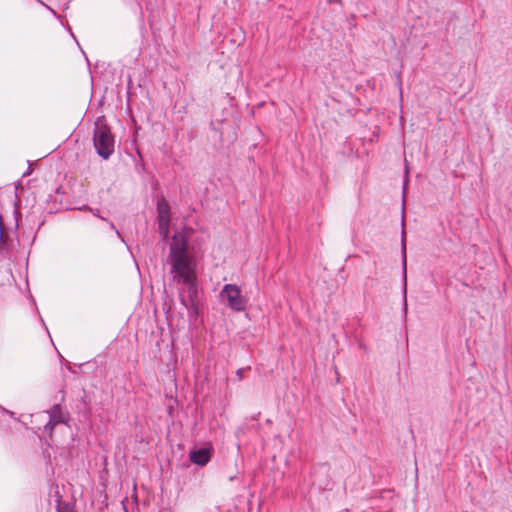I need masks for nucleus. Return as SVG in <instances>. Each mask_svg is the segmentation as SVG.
<instances>
[{
    "label": "nucleus",
    "instance_id": "obj_1",
    "mask_svg": "<svg viewBox=\"0 0 512 512\" xmlns=\"http://www.w3.org/2000/svg\"><path fill=\"white\" fill-rule=\"evenodd\" d=\"M168 262L173 280L186 287L185 291L180 292L181 304L188 310L189 316L195 318L198 315L196 262L188 251L187 238L181 233H175L172 237Z\"/></svg>",
    "mask_w": 512,
    "mask_h": 512
},
{
    "label": "nucleus",
    "instance_id": "obj_2",
    "mask_svg": "<svg viewBox=\"0 0 512 512\" xmlns=\"http://www.w3.org/2000/svg\"><path fill=\"white\" fill-rule=\"evenodd\" d=\"M93 143L97 154L105 160L114 153L115 139L103 118L95 122Z\"/></svg>",
    "mask_w": 512,
    "mask_h": 512
},
{
    "label": "nucleus",
    "instance_id": "obj_3",
    "mask_svg": "<svg viewBox=\"0 0 512 512\" xmlns=\"http://www.w3.org/2000/svg\"><path fill=\"white\" fill-rule=\"evenodd\" d=\"M220 297L227 302V306L233 311L241 312L246 309L247 299L242 295L240 287L235 284L224 285Z\"/></svg>",
    "mask_w": 512,
    "mask_h": 512
},
{
    "label": "nucleus",
    "instance_id": "obj_4",
    "mask_svg": "<svg viewBox=\"0 0 512 512\" xmlns=\"http://www.w3.org/2000/svg\"><path fill=\"white\" fill-rule=\"evenodd\" d=\"M157 221L159 235L167 240L170 233V206L164 198L157 202Z\"/></svg>",
    "mask_w": 512,
    "mask_h": 512
},
{
    "label": "nucleus",
    "instance_id": "obj_5",
    "mask_svg": "<svg viewBox=\"0 0 512 512\" xmlns=\"http://www.w3.org/2000/svg\"><path fill=\"white\" fill-rule=\"evenodd\" d=\"M189 457L192 463L199 466H204L209 462L211 458V450L209 448L192 450Z\"/></svg>",
    "mask_w": 512,
    "mask_h": 512
},
{
    "label": "nucleus",
    "instance_id": "obj_6",
    "mask_svg": "<svg viewBox=\"0 0 512 512\" xmlns=\"http://www.w3.org/2000/svg\"><path fill=\"white\" fill-rule=\"evenodd\" d=\"M49 418L53 422V425L65 422V417L59 404L53 405V407L50 409Z\"/></svg>",
    "mask_w": 512,
    "mask_h": 512
},
{
    "label": "nucleus",
    "instance_id": "obj_7",
    "mask_svg": "<svg viewBox=\"0 0 512 512\" xmlns=\"http://www.w3.org/2000/svg\"><path fill=\"white\" fill-rule=\"evenodd\" d=\"M401 247H402L403 268H404V273L406 274V238H405V230L404 229L402 231Z\"/></svg>",
    "mask_w": 512,
    "mask_h": 512
},
{
    "label": "nucleus",
    "instance_id": "obj_8",
    "mask_svg": "<svg viewBox=\"0 0 512 512\" xmlns=\"http://www.w3.org/2000/svg\"><path fill=\"white\" fill-rule=\"evenodd\" d=\"M82 210H89L94 216L96 217H99L100 219H102L103 221H107L106 218L102 217L100 214H99V210H94L88 206H84L83 208H81Z\"/></svg>",
    "mask_w": 512,
    "mask_h": 512
},
{
    "label": "nucleus",
    "instance_id": "obj_9",
    "mask_svg": "<svg viewBox=\"0 0 512 512\" xmlns=\"http://www.w3.org/2000/svg\"><path fill=\"white\" fill-rule=\"evenodd\" d=\"M56 425H53V422L51 421V419L49 418V421L48 423L45 425V430L46 431H49L50 433L53 431L54 427Z\"/></svg>",
    "mask_w": 512,
    "mask_h": 512
},
{
    "label": "nucleus",
    "instance_id": "obj_10",
    "mask_svg": "<svg viewBox=\"0 0 512 512\" xmlns=\"http://www.w3.org/2000/svg\"><path fill=\"white\" fill-rule=\"evenodd\" d=\"M58 512H73L71 508H69L67 505L65 506H58L57 508Z\"/></svg>",
    "mask_w": 512,
    "mask_h": 512
},
{
    "label": "nucleus",
    "instance_id": "obj_11",
    "mask_svg": "<svg viewBox=\"0 0 512 512\" xmlns=\"http://www.w3.org/2000/svg\"><path fill=\"white\" fill-rule=\"evenodd\" d=\"M106 222L108 223L109 227L116 232L117 235H120L119 231L116 229V227H115L113 222H110L108 220Z\"/></svg>",
    "mask_w": 512,
    "mask_h": 512
},
{
    "label": "nucleus",
    "instance_id": "obj_12",
    "mask_svg": "<svg viewBox=\"0 0 512 512\" xmlns=\"http://www.w3.org/2000/svg\"><path fill=\"white\" fill-rule=\"evenodd\" d=\"M237 374H238L239 378L241 379V377H242V370H238Z\"/></svg>",
    "mask_w": 512,
    "mask_h": 512
},
{
    "label": "nucleus",
    "instance_id": "obj_13",
    "mask_svg": "<svg viewBox=\"0 0 512 512\" xmlns=\"http://www.w3.org/2000/svg\"><path fill=\"white\" fill-rule=\"evenodd\" d=\"M27 174H30V169L26 173H23V176H26Z\"/></svg>",
    "mask_w": 512,
    "mask_h": 512
}]
</instances>
